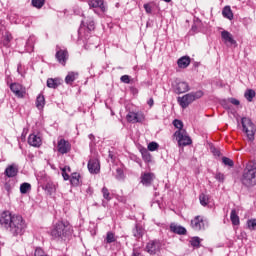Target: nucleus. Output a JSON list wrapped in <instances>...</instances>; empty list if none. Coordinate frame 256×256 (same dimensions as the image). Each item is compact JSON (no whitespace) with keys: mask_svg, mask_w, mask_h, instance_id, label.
Segmentation results:
<instances>
[{"mask_svg":"<svg viewBox=\"0 0 256 256\" xmlns=\"http://www.w3.org/2000/svg\"><path fill=\"white\" fill-rule=\"evenodd\" d=\"M0 225L9 230V232L14 236L23 235L25 229H27V224L21 215L11 214L9 210L3 211L0 215Z\"/></svg>","mask_w":256,"mask_h":256,"instance_id":"f257e3e1","label":"nucleus"},{"mask_svg":"<svg viewBox=\"0 0 256 256\" xmlns=\"http://www.w3.org/2000/svg\"><path fill=\"white\" fill-rule=\"evenodd\" d=\"M241 183L244 187H255L256 185V160H251L245 164L242 172Z\"/></svg>","mask_w":256,"mask_h":256,"instance_id":"f03ea898","label":"nucleus"},{"mask_svg":"<svg viewBox=\"0 0 256 256\" xmlns=\"http://www.w3.org/2000/svg\"><path fill=\"white\" fill-rule=\"evenodd\" d=\"M70 234H71V226H69V222H63V221L57 222L50 233L53 239H65V237H67V235H70Z\"/></svg>","mask_w":256,"mask_h":256,"instance_id":"7ed1b4c3","label":"nucleus"},{"mask_svg":"<svg viewBox=\"0 0 256 256\" xmlns=\"http://www.w3.org/2000/svg\"><path fill=\"white\" fill-rule=\"evenodd\" d=\"M202 95H203V91L199 90L197 92H191V93L185 94L182 97H178L177 101L180 107H182V109H187V107H189V105H191V103H193L195 99H201Z\"/></svg>","mask_w":256,"mask_h":256,"instance_id":"20e7f679","label":"nucleus"},{"mask_svg":"<svg viewBox=\"0 0 256 256\" xmlns=\"http://www.w3.org/2000/svg\"><path fill=\"white\" fill-rule=\"evenodd\" d=\"M243 133L246 134L248 141H255L256 127L250 118L243 117L241 119Z\"/></svg>","mask_w":256,"mask_h":256,"instance_id":"39448f33","label":"nucleus"},{"mask_svg":"<svg viewBox=\"0 0 256 256\" xmlns=\"http://www.w3.org/2000/svg\"><path fill=\"white\" fill-rule=\"evenodd\" d=\"M174 138L176 139L179 147H187V145H191V143H193L191 137L187 134V130H177L174 133Z\"/></svg>","mask_w":256,"mask_h":256,"instance_id":"423d86ee","label":"nucleus"},{"mask_svg":"<svg viewBox=\"0 0 256 256\" xmlns=\"http://www.w3.org/2000/svg\"><path fill=\"white\" fill-rule=\"evenodd\" d=\"M56 61L60 63V65H67V61H69V51L67 49H62L60 46H56Z\"/></svg>","mask_w":256,"mask_h":256,"instance_id":"0eeeda50","label":"nucleus"},{"mask_svg":"<svg viewBox=\"0 0 256 256\" xmlns=\"http://www.w3.org/2000/svg\"><path fill=\"white\" fill-rule=\"evenodd\" d=\"M128 123H143L145 121V114L143 112H128L126 115Z\"/></svg>","mask_w":256,"mask_h":256,"instance_id":"6e6552de","label":"nucleus"},{"mask_svg":"<svg viewBox=\"0 0 256 256\" xmlns=\"http://www.w3.org/2000/svg\"><path fill=\"white\" fill-rule=\"evenodd\" d=\"M10 90L12 91V93H14L16 97H18V99H23V97H25L27 93V90L25 89V87L20 83L10 84Z\"/></svg>","mask_w":256,"mask_h":256,"instance_id":"1a4fd4ad","label":"nucleus"},{"mask_svg":"<svg viewBox=\"0 0 256 256\" xmlns=\"http://www.w3.org/2000/svg\"><path fill=\"white\" fill-rule=\"evenodd\" d=\"M172 87L174 88L175 93H187L189 91V84L185 81L176 80L173 82Z\"/></svg>","mask_w":256,"mask_h":256,"instance_id":"9d476101","label":"nucleus"},{"mask_svg":"<svg viewBox=\"0 0 256 256\" xmlns=\"http://www.w3.org/2000/svg\"><path fill=\"white\" fill-rule=\"evenodd\" d=\"M88 5L90 9H100L102 13L107 11L105 0H88Z\"/></svg>","mask_w":256,"mask_h":256,"instance_id":"9b49d317","label":"nucleus"},{"mask_svg":"<svg viewBox=\"0 0 256 256\" xmlns=\"http://www.w3.org/2000/svg\"><path fill=\"white\" fill-rule=\"evenodd\" d=\"M191 227L194 231H203L205 229V220L203 216H196L191 220Z\"/></svg>","mask_w":256,"mask_h":256,"instance_id":"f8f14e48","label":"nucleus"},{"mask_svg":"<svg viewBox=\"0 0 256 256\" xmlns=\"http://www.w3.org/2000/svg\"><path fill=\"white\" fill-rule=\"evenodd\" d=\"M57 150L61 155H65L71 151V143L65 139H60L58 141Z\"/></svg>","mask_w":256,"mask_h":256,"instance_id":"ddd939ff","label":"nucleus"},{"mask_svg":"<svg viewBox=\"0 0 256 256\" xmlns=\"http://www.w3.org/2000/svg\"><path fill=\"white\" fill-rule=\"evenodd\" d=\"M160 249L161 243L159 242V240H151L146 245V251L150 255H155V253H157V251H159Z\"/></svg>","mask_w":256,"mask_h":256,"instance_id":"4468645a","label":"nucleus"},{"mask_svg":"<svg viewBox=\"0 0 256 256\" xmlns=\"http://www.w3.org/2000/svg\"><path fill=\"white\" fill-rule=\"evenodd\" d=\"M88 170L92 175H97L101 171V164L98 159H90L88 162Z\"/></svg>","mask_w":256,"mask_h":256,"instance_id":"2eb2a0df","label":"nucleus"},{"mask_svg":"<svg viewBox=\"0 0 256 256\" xmlns=\"http://www.w3.org/2000/svg\"><path fill=\"white\" fill-rule=\"evenodd\" d=\"M28 144H30L31 147H40L43 145V139H41V135L39 134H30L28 137Z\"/></svg>","mask_w":256,"mask_h":256,"instance_id":"dca6fc26","label":"nucleus"},{"mask_svg":"<svg viewBox=\"0 0 256 256\" xmlns=\"http://www.w3.org/2000/svg\"><path fill=\"white\" fill-rule=\"evenodd\" d=\"M170 231L171 233H175L176 235H187V229L175 223L170 224Z\"/></svg>","mask_w":256,"mask_h":256,"instance_id":"f3484780","label":"nucleus"},{"mask_svg":"<svg viewBox=\"0 0 256 256\" xmlns=\"http://www.w3.org/2000/svg\"><path fill=\"white\" fill-rule=\"evenodd\" d=\"M221 37L225 44L229 43L230 45H235L237 43V41H235L233 38V34L227 30H223L221 32Z\"/></svg>","mask_w":256,"mask_h":256,"instance_id":"a211bd4d","label":"nucleus"},{"mask_svg":"<svg viewBox=\"0 0 256 256\" xmlns=\"http://www.w3.org/2000/svg\"><path fill=\"white\" fill-rule=\"evenodd\" d=\"M19 173V167H17V165L12 164L9 165L6 169H5V175L6 177H17V174Z\"/></svg>","mask_w":256,"mask_h":256,"instance_id":"6ab92c4d","label":"nucleus"},{"mask_svg":"<svg viewBox=\"0 0 256 256\" xmlns=\"http://www.w3.org/2000/svg\"><path fill=\"white\" fill-rule=\"evenodd\" d=\"M132 233L136 239H141V237L145 235V228L139 224H136L132 230Z\"/></svg>","mask_w":256,"mask_h":256,"instance_id":"aec40b11","label":"nucleus"},{"mask_svg":"<svg viewBox=\"0 0 256 256\" xmlns=\"http://www.w3.org/2000/svg\"><path fill=\"white\" fill-rule=\"evenodd\" d=\"M177 63L180 69H187V67L191 65V58L188 56L181 57L178 59Z\"/></svg>","mask_w":256,"mask_h":256,"instance_id":"412c9836","label":"nucleus"},{"mask_svg":"<svg viewBox=\"0 0 256 256\" xmlns=\"http://www.w3.org/2000/svg\"><path fill=\"white\" fill-rule=\"evenodd\" d=\"M141 183L146 187H149L151 183H153V174L152 173H145L141 177Z\"/></svg>","mask_w":256,"mask_h":256,"instance_id":"4be33fe9","label":"nucleus"},{"mask_svg":"<svg viewBox=\"0 0 256 256\" xmlns=\"http://www.w3.org/2000/svg\"><path fill=\"white\" fill-rule=\"evenodd\" d=\"M79 77V73L77 72H68L67 76L65 77V83L67 85L73 84V82Z\"/></svg>","mask_w":256,"mask_h":256,"instance_id":"5701e85b","label":"nucleus"},{"mask_svg":"<svg viewBox=\"0 0 256 256\" xmlns=\"http://www.w3.org/2000/svg\"><path fill=\"white\" fill-rule=\"evenodd\" d=\"M222 15L226 19H229V21H232L233 19V11L231 10V6H225L222 10Z\"/></svg>","mask_w":256,"mask_h":256,"instance_id":"b1692460","label":"nucleus"},{"mask_svg":"<svg viewBox=\"0 0 256 256\" xmlns=\"http://www.w3.org/2000/svg\"><path fill=\"white\" fill-rule=\"evenodd\" d=\"M33 45H35V36H30L26 42L27 53H31V51H33Z\"/></svg>","mask_w":256,"mask_h":256,"instance_id":"393cba45","label":"nucleus"},{"mask_svg":"<svg viewBox=\"0 0 256 256\" xmlns=\"http://www.w3.org/2000/svg\"><path fill=\"white\" fill-rule=\"evenodd\" d=\"M36 107L39 110H41L45 107V96H43L42 94L37 96Z\"/></svg>","mask_w":256,"mask_h":256,"instance_id":"a878e982","label":"nucleus"},{"mask_svg":"<svg viewBox=\"0 0 256 256\" xmlns=\"http://www.w3.org/2000/svg\"><path fill=\"white\" fill-rule=\"evenodd\" d=\"M255 90L253 89H247L244 93V97L245 99H247V101H249V103H251V101H253V99H255Z\"/></svg>","mask_w":256,"mask_h":256,"instance_id":"bb28decb","label":"nucleus"},{"mask_svg":"<svg viewBox=\"0 0 256 256\" xmlns=\"http://www.w3.org/2000/svg\"><path fill=\"white\" fill-rule=\"evenodd\" d=\"M81 178V175L77 172L72 173L71 177H70V183L71 185H73L74 187H77V185H79V179Z\"/></svg>","mask_w":256,"mask_h":256,"instance_id":"cd10ccee","label":"nucleus"},{"mask_svg":"<svg viewBox=\"0 0 256 256\" xmlns=\"http://www.w3.org/2000/svg\"><path fill=\"white\" fill-rule=\"evenodd\" d=\"M230 219L232 221V225H239V215H237V211L235 209L231 210Z\"/></svg>","mask_w":256,"mask_h":256,"instance_id":"c85d7f7f","label":"nucleus"},{"mask_svg":"<svg viewBox=\"0 0 256 256\" xmlns=\"http://www.w3.org/2000/svg\"><path fill=\"white\" fill-rule=\"evenodd\" d=\"M45 191L48 195H53V193L57 191V188L55 187V184H53V182H48L45 186Z\"/></svg>","mask_w":256,"mask_h":256,"instance_id":"c756f323","label":"nucleus"},{"mask_svg":"<svg viewBox=\"0 0 256 256\" xmlns=\"http://www.w3.org/2000/svg\"><path fill=\"white\" fill-rule=\"evenodd\" d=\"M105 241L108 244L115 243V241H117V236H115V233L113 232H107Z\"/></svg>","mask_w":256,"mask_h":256,"instance_id":"7c9ffc66","label":"nucleus"},{"mask_svg":"<svg viewBox=\"0 0 256 256\" xmlns=\"http://www.w3.org/2000/svg\"><path fill=\"white\" fill-rule=\"evenodd\" d=\"M28 191H31V184L24 182L20 185V193H22V195L27 194Z\"/></svg>","mask_w":256,"mask_h":256,"instance_id":"2f4dec72","label":"nucleus"},{"mask_svg":"<svg viewBox=\"0 0 256 256\" xmlns=\"http://www.w3.org/2000/svg\"><path fill=\"white\" fill-rule=\"evenodd\" d=\"M200 204L203 205V207H207L209 205V196L205 194H200Z\"/></svg>","mask_w":256,"mask_h":256,"instance_id":"473e14b6","label":"nucleus"},{"mask_svg":"<svg viewBox=\"0 0 256 256\" xmlns=\"http://www.w3.org/2000/svg\"><path fill=\"white\" fill-rule=\"evenodd\" d=\"M47 87L50 89H57L59 87V84H57V80L50 78L47 80Z\"/></svg>","mask_w":256,"mask_h":256,"instance_id":"72a5a7b5","label":"nucleus"},{"mask_svg":"<svg viewBox=\"0 0 256 256\" xmlns=\"http://www.w3.org/2000/svg\"><path fill=\"white\" fill-rule=\"evenodd\" d=\"M247 227L250 231L256 230V219H249L247 221Z\"/></svg>","mask_w":256,"mask_h":256,"instance_id":"f704fd0d","label":"nucleus"},{"mask_svg":"<svg viewBox=\"0 0 256 256\" xmlns=\"http://www.w3.org/2000/svg\"><path fill=\"white\" fill-rule=\"evenodd\" d=\"M33 7H36V9H41L43 5H45V0H32Z\"/></svg>","mask_w":256,"mask_h":256,"instance_id":"c9c22d12","label":"nucleus"},{"mask_svg":"<svg viewBox=\"0 0 256 256\" xmlns=\"http://www.w3.org/2000/svg\"><path fill=\"white\" fill-rule=\"evenodd\" d=\"M102 194L103 198L106 199V201H111V193H109V189H107V187L102 188Z\"/></svg>","mask_w":256,"mask_h":256,"instance_id":"e433bc0d","label":"nucleus"},{"mask_svg":"<svg viewBox=\"0 0 256 256\" xmlns=\"http://www.w3.org/2000/svg\"><path fill=\"white\" fill-rule=\"evenodd\" d=\"M86 27H87L88 31H94L95 30V21H93V18H90L86 22Z\"/></svg>","mask_w":256,"mask_h":256,"instance_id":"4c0bfd02","label":"nucleus"},{"mask_svg":"<svg viewBox=\"0 0 256 256\" xmlns=\"http://www.w3.org/2000/svg\"><path fill=\"white\" fill-rule=\"evenodd\" d=\"M173 125L176 127V129H178V131H185V129H183V122L181 120H174Z\"/></svg>","mask_w":256,"mask_h":256,"instance_id":"58836bf2","label":"nucleus"},{"mask_svg":"<svg viewBox=\"0 0 256 256\" xmlns=\"http://www.w3.org/2000/svg\"><path fill=\"white\" fill-rule=\"evenodd\" d=\"M142 159L146 163H151V154L147 150H145L144 152H142Z\"/></svg>","mask_w":256,"mask_h":256,"instance_id":"ea45409f","label":"nucleus"},{"mask_svg":"<svg viewBox=\"0 0 256 256\" xmlns=\"http://www.w3.org/2000/svg\"><path fill=\"white\" fill-rule=\"evenodd\" d=\"M192 247H199L201 245V239L199 237H194L190 240Z\"/></svg>","mask_w":256,"mask_h":256,"instance_id":"a19ab883","label":"nucleus"},{"mask_svg":"<svg viewBox=\"0 0 256 256\" xmlns=\"http://www.w3.org/2000/svg\"><path fill=\"white\" fill-rule=\"evenodd\" d=\"M159 149V144L157 142H150L148 144V151H157Z\"/></svg>","mask_w":256,"mask_h":256,"instance_id":"79ce46f5","label":"nucleus"},{"mask_svg":"<svg viewBox=\"0 0 256 256\" xmlns=\"http://www.w3.org/2000/svg\"><path fill=\"white\" fill-rule=\"evenodd\" d=\"M222 163H224V165H227L228 167H233V165H235L233 160H231V158H227V157L222 158Z\"/></svg>","mask_w":256,"mask_h":256,"instance_id":"37998d69","label":"nucleus"},{"mask_svg":"<svg viewBox=\"0 0 256 256\" xmlns=\"http://www.w3.org/2000/svg\"><path fill=\"white\" fill-rule=\"evenodd\" d=\"M215 180L219 181V183H224L225 181V174L221 173V172H217L215 175Z\"/></svg>","mask_w":256,"mask_h":256,"instance_id":"c03bdc74","label":"nucleus"},{"mask_svg":"<svg viewBox=\"0 0 256 256\" xmlns=\"http://www.w3.org/2000/svg\"><path fill=\"white\" fill-rule=\"evenodd\" d=\"M144 9L148 15H151L153 13V3L144 4Z\"/></svg>","mask_w":256,"mask_h":256,"instance_id":"a18cd8bd","label":"nucleus"},{"mask_svg":"<svg viewBox=\"0 0 256 256\" xmlns=\"http://www.w3.org/2000/svg\"><path fill=\"white\" fill-rule=\"evenodd\" d=\"M120 81L129 85L131 83V77H129V75H123L121 76Z\"/></svg>","mask_w":256,"mask_h":256,"instance_id":"49530a36","label":"nucleus"},{"mask_svg":"<svg viewBox=\"0 0 256 256\" xmlns=\"http://www.w3.org/2000/svg\"><path fill=\"white\" fill-rule=\"evenodd\" d=\"M116 179H118V180L123 179V169H121V168L116 169Z\"/></svg>","mask_w":256,"mask_h":256,"instance_id":"de8ad7c7","label":"nucleus"},{"mask_svg":"<svg viewBox=\"0 0 256 256\" xmlns=\"http://www.w3.org/2000/svg\"><path fill=\"white\" fill-rule=\"evenodd\" d=\"M62 177H63L64 181H69V179H70V176L65 171H62Z\"/></svg>","mask_w":256,"mask_h":256,"instance_id":"09e8293b","label":"nucleus"},{"mask_svg":"<svg viewBox=\"0 0 256 256\" xmlns=\"http://www.w3.org/2000/svg\"><path fill=\"white\" fill-rule=\"evenodd\" d=\"M230 103H232V105H239V100L235 99V98H231L230 99Z\"/></svg>","mask_w":256,"mask_h":256,"instance_id":"8fccbe9b","label":"nucleus"},{"mask_svg":"<svg viewBox=\"0 0 256 256\" xmlns=\"http://www.w3.org/2000/svg\"><path fill=\"white\" fill-rule=\"evenodd\" d=\"M147 103L149 107H153V105L155 104V101L153 100V98H150Z\"/></svg>","mask_w":256,"mask_h":256,"instance_id":"3c124183","label":"nucleus"},{"mask_svg":"<svg viewBox=\"0 0 256 256\" xmlns=\"http://www.w3.org/2000/svg\"><path fill=\"white\" fill-rule=\"evenodd\" d=\"M62 171H65L66 173H71V167L65 166L64 168H62Z\"/></svg>","mask_w":256,"mask_h":256,"instance_id":"603ef678","label":"nucleus"},{"mask_svg":"<svg viewBox=\"0 0 256 256\" xmlns=\"http://www.w3.org/2000/svg\"><path fill=\"white\" fill-rule=\"evenodd\" d=\"M192 31H194V33H197L199 31V28H197V24L192 25Z\"/></svg>","mask_w":256,"mask_h":256,"instance_id":"864d4df0","label":"nucleus"},{"mask_svg":"<svg viewBox=\"0 0 256 256\" xmlns=\"http://www.w3.org/2000/svg\"><path fill=\"white\" fill-rule=\"evenodd\" d=\"M212 153H214V155H216L217 157H219V155H220L219 150H217L215 148L212 149Z\"/></svg>","mask_w":256,"mask_h":256,"instance_id":"5fc2aeb1","label":"nucleus"},{"mask_svg":"<svg viewBox=\"0 0 256 256\" xmlns=\"http://www.w3.org/2000/svg\"><path fill=\"white\" fill-rule=\"evenodd\" d=\"M165 3H171V0H163Z\"/></svg>","mask_w":256,"mask_h":256,"instance_id":"6e6d98bb","label":"nucleus"},{"mask_svg":"<svg viewBox=\"0 0 256 256\" xmlns=\"http://www.w3.org/2000/svg\"><path fill=\"white\" fill-rule=\"evenodd\" d=\"M89 137H90V139H93V135L92 134H90Z\"/></svg>","mask_w":256,"mask_h":256,"instance_id":"4d7b16f0","label":"nucleus"},{"mask_svg":"<svg viewBox=\"0 0 256 256\" xmlns=\"http://www.w3.org/2000/svg\"><path fill=\"white\" fill-rule=\"evenodd\" d=\"M81 31H83V29H82V28H80V29H79V33H81Z\"/></svg>","mask_w":256,"mask_h":256,"instance_id":"13d9d810","label":"nucleus"},{"mask_svg":"<svg viewBox=\"0 0 256 256\" xmlns=\"http://www.w3.org/2000/svg\"><path fill=\"white\" fill-rule=\"evenodd\" d=\"M7 43L9 42V38L6 39Z\"/></svg>","mask_w":256,"mask_h":256,"instance_id":"bf43d9fd","label":"nucleus"},{"mask_svg":"<svg viewBox=\"0 0 256 256\" xmlns=\"http://www.w3.org/2000/svg\"><path fill=\"white\" fill-rule=\"evenodd\" d=\"M85 23V21L82 20V25Z\"/></svg>","mask_w":256,"mask_h":256,"instance_id":"052dcab7","label":"nucleus"},{"mask_svg":"<svg viewBox=\"0 0 256 256\" xmlns=\"http://www.w3.org/2000/svg\"><path fill=\"white\" fill-rule=\"evenodd\" d=\"M20 67H21V66H18V71H19Z\"/></svg>","mask_w":256,"mask_h":256,"instance_id":"680f3d73","label":"nucleus"}]
</instances>
